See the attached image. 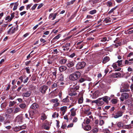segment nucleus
I'll use <instances>...</instances> for the list:
<instances>
[{"label":"nucleus","instance_id":"864d4df0","mask_svg":"<svg viewBox=\"0 0 133 133\" xmlns=\"http://www.w3.org/2000/svg\"><path fill=\"white\" fill-rule=\"evenodd\" d=\"M15 13L13 12L11 14V16L10 17V20H11L14 17Z\"/></svg>","mask_w":133,"mask_h":133},{"label":"nucleus","instance_id":"39448f33","mask_svg":"<svg viewBox=\"0 0 133 133\" xmlns=\"http://www.w3.org/2000/svg\"><path fill=\"white\" fill-rule=\"evenodd\" d=\"M86 65V63L84 62H79L76 64V68L77 69H79L84 68Z\"/></svg>","mask_w":133,"mask_h":133},{"label":"nucleus","instance_id":"b1692460","mask_svg":"<svg viewBox=\"0 0 133 133\" xmlns=\"http://www.w3.org/2000/svg\"><path fill=\"white\" fill-rule=\"evenodd\" d=\"M67 69V68L64 66H61L59 68V70L60 72H62L65 70Z\"/></svg>","mask_w":133,"mask_h":133},{"label":"nucleus","instance_id":"e2e57ef3","mask_svg":"<svg viewBox=\"0 0 133 133\" xmlns=\"http://www.w3.org/2000/svg\"><path fill=\"white\" fill-rule=\"evenodd\" d=\"M87 120L86 121V123L87 124H89L90 122V120L89 119L88 117H87Z\"/></svg>","mask_w":133,"mask_h":133},{"label":"nucleus","instance_id":"a19ab883","mask_svg":"<svg viewBox=\"0 0 133 133\" xmlns=\"http://www.w3.org/2000/svg\"><path fill=\"white\" fill-rule=\"evenodd\" d=\"M123 62V60H118L116 63H118V66H121Z\"/></svg>","mask_w":133,"mask_h":133},{"label":"nucleus","instance_id":"4d7b16f0","mask_svg":"<svg viewBox=\"0 0 133 133\" xmlns=\"http://www.w3.org/2000/svg\"><path fill=\"white\" fill-rule=\"evenodd\" d=\"M61 36V35L59 34L57 35L54 38V39H59Z\"/></svg>","mask_w":133,"mask_h":133},{"label":"nucleus","instance_id":"2eb2a0df","mask_svg":"<svg viewBox=\"0 0 133 133\" xmlns=\"http://www.w3.org/2000/svg\"><path fill=\"white\" fill-rule=\"evenodd\" d=\"M31 94V91H29L23 93L22 96L23 97H28L30 96Z\"/></svg>","mask_w":133,"mask_h":133},{"label":"nucleus","instance_id":"f03ea898","mask_svg":"<svg viewBox=\"0 0 133 133\" xmlns=\"http://www.w3.org/2000/svg\"><path fill=\"white\" fill-rule=\"evenodd\" d=\"M14 108L12 107L9 108L6 110L7 114L5 115V116L8 120L13 118L14 115Z\"/></svg>","mask_w":133,"mask_h":133},{"label":"nucleus","instance_id":"79ce46f5","mask_svg":"<svg viewBox=\"0 0 133 133\" xmlns=\"http://www.w3.org/2000/svg\"><path fill=\"white\" fill-rule=\"evenodd\" d=\"M96 10L94 9L90 11L89 12V14L91 15H93L96 13Z\"/></svg>","mask_w":133,"mask_h":133},{"label":"nucleus","instance_id":"7c9ffc66","mask_svg":"<svg viewBox=\"0 0 133 133\" xmlns=\"http://www.w3.org/2000/svg\"><path fill=\"white\" fill-rule=\"evenodd\" d=\"M111 21L110 18L109 17L106 18L103 21V22L104 23H110Z\"/></svg>","mask_w":133,"mask_h":133},{"label":"nucleus","instance_id":"f3484780","mask_svg":"<svg viewBox=\"0 0 133 133\" xmlns=\"http://www.w3.org/2000/svg\"><path fill=\"white\" fill-rule=\"evenodd\" d=\"M102 99L101 98H99L98 99V101L97 102V105L98 106H101L104 104V102L103 101H102L101 100Z\"/></svg>","mask_w":133,"mask_h":133},{"label":"nucleus","instance_id":"1a4fd4ad","mask_svg":"<svg viewBox=\"0 0 133 133\" xmlns=\"http://www.w3.org/2000/svg\"><path fill=\"white\" fill-rule=\"evenodd\" d=\"M125 104L127 105L128 107H133V100L128 99L125 101Z\"/></svg>","mask_w":133,"mask_h":133},{"label":"nucleus","instance_id":"0eeeda50","mask_svg":"<svg viewBox=\"0 0 133 133\" xmlns=\"http://www.w3.org/2000/svg\"><path fill=\"white\" fill-rule=\"evenodd\" d=\"M48 88V86L45 85H43L40 87L39 91L42 94H45Z\"/></svg>","mask_w":133,"mask_h":133},{"label":"nucleus","instance_id":"de8ad7c7","mask_svg":"<svg viewBox=\"0 0 133 133\" xmlns=\"http://www.w3.org/2000/svg\"><path fill=\"white\" fill-rule=\"evenodd\" d=\"M116 7H115L112 9H111L108 12V13L109 14H110V13L112 12L114 10H115L116 8Z\"/></svg>","mask_w":133,"mask_h":133},{"label":"nucleus","instance_id":"052dcab7","mask_svg":"<svg viewBox=\"0 0 133 133\" xmlns=\"http://www.w3.org/2000/svg\"><path fill=\"white\" fill-rule=\"evenodd\" d=\"M37 5V4H34L32 7L31 8V9L32 10H34L36 8Z\"/></svg>","mask_w":133,"mask_h":133},{"label":"nucleus","instance_id":"aec40b11","mask_svg":"<svg viewBox=\"0 0 133 133\" xmlns=\"http://www.w3.org/2000/svg\"><path fill=\"white\" fill-rule=\"evenodd\" d=\"M121 76V74L119 72L113 73L112 74V76L114 78H117L120 77Z\"/></svg>","mask_w":133,"mask_h":133},{"label":"nucleus","instance_id":"412c9836","mask_svg":"<svg viewBox=\"0 0 133 133\" xmlns=\"http://www.w3.org/2000/svg\"><path fill=\"white\" fill-rule=\"evenodd\" d=\"M38 107V106L37 104L36 103H33L30 106V108L33 109H36Z\"/></svg>","mask_w":133,"mask_h":133},{"label":"nucleus","instance_id":"c03bdc74","mask_svg":"<svg viewBox=\"0 0 133 133\" xmlns=\"http://www.w3.org/2000/svg\"><path fill=\"white\" fill-rule=\"evenodd\" d=\"M83 97H81L79 98L78 100V103L79 104H81L83 103Z\"/></svg>","mask_w":133,"mask_h":133},{"label":"nucleus","instance_id":"ddd939ff","mask_svg":"<svg viewBox=\"0 0 133 133\" xmlns=\"http://www.w3.org/2000/svg\"><path fill=\"white\" fill-rule=\"evenodd\" d=\"M133 58L129 59V60H126L125 62V64L126 65H129L132 64L133 63Z\"/></svg>","mask_w":133,"mask_h":133},{"label":"nucleus","instance_id":"13d9d810","mask_svg":"<svg viewBox=\"0 0 133 133\" xmlns=\"http://www.w3.org/2000/svg\"><path fill=\"white\" fill-rule=\"evenodd\" d=\"M101 1V0H92L93 4L95 3Z\"/></svg>","mask_w":133,"mask_h":133},{"label":"nucleus","instance_id":"5fc2aeb1","mask_svg":"<svg viewBox=\"0 0 133 133\" xmlns=\"http://www.w3.org/2000/svg\"><path fill=\"white\" fill-rule=\"evenodd\" d=\"M133 55V52H131L127 56V58H128L131 57Z\"/></svg>","mask_w":133,"mask_h":133},{"label":"nucleus","instance_id":"49530a36","mask_svg":"<svg viewBox=\"0 0 133 133\" xmlns=\"http://www.w3.org/2000/svg\"><path fill=\"white\" fill-rule=\"evenodd\" d=\"M51 102H53V103H55L58 102V100L57 98H55L52 99L51 100Z\"/></svg>","mask_w":133,"mask_h":133},{"label":"nucleus","instance_id":"6e6d98bb","mask_svg":"<svg viewBox=\"0 0 133 133\" xmlns=\"http://www.w3.org/2000/svg\"><path fill=\"white\" fill-rule=\"evenodd\" d=\"M74 124L72 123H71L69 124L67 127V128H71L73 127Z\"/></svg>","mask_w":133,"mask_h":133},{"label":"nucleus","instance_id":"423d86ee","mask_svg":"<svg viewBox=\"0 0 133 133\" xmlns=\"http://www.w3.org/2000/svg\"><path fill=\"white\" fill-rule=\"evenodd\" d=\"M123 112L122 111H118L115 115L113 114L112 115V117L115 118H117L121 117L123 115Z\"/></svg>","mask_w":133,"mask_h":133},{"label":"nucleus","instance_id":"cd10ccee","mask_svg":"<svg viewBox=\"0 0 133 133\" xmlns=\"http://www.w3.org/2000/svg\"><path fill=\"white\" fill-rule=\"evenodd\" d=\"M67 61V59L65 58H63L60 60L59 63L61 64L65 63Z\"/></svg>","mask_w":133,"mask_h":133},{"label":"nucleus","instance_id":"393cba45","mask_svg":"<svg viewBox=\"0 0 133 133\" xmlns=\"http://www.w3.org/2000/svg\"><path fill=\"white\" fill-rule=\"evenodd\" d=\"M67 65L69 67H72L74 65V62L72 61H68Z\"/></svg>","mask_w":133,"mask_h":133},{"label":"nucleus","instance_id":"20e7f679","mask_svg":"<svg viewBox=\"0 0 133 133\" xmlns=\"http://www.w3.org/2000/svg\"><path fill=\"white\" fill-rule=\"evenodd\" d=\"M80 76L81 73L79 72H76L70 75L69 78L70 80L74 81L77 79Z\"/></svg>","mask_w":133,"mask_h":133},{"label":"nucleus","instance_id":"72a5a7b5","mask_svg":"<svg viewBox=\"0 0 133 133\" xmlns=\"http://www.w3.org/2000/svg\"><path fill=\"white\" fill-rule=\"evenodd\" d=\"M116 43V44H113L115 48L117 47L118 46L120 45L121 44V43L120 42L118 41Z\"/></svg>","mask_w":133,"mask_h":133},{"label":"nucleus","instance_id":"a878e982","mask_svg":"<svg viewBox=\"0 0 133 133\" xmlns=\"http://www.w3.org/2000/svg\"><path fill=\"white\" fill-rule=\"evenodd\" d=\"M21 111L20 108L18 107H16L15 108L14 110V114L17 113Z\"/></svg>","mask_w":133,"mask_h":133},{"label":"nucleus","instance_id":"bf43d9fd","mask_svg":"<svg viewBox=\"0 0 133 133\" xmlns=\"http://www.w3.org/2000/svg\"><path fill=\"white\" fill-rule=\"evenodd\" d=\"M112 66L114 68H116L117 67L116 63H114L112 65Z\"/></svg>","mask_w":133,"mask_h":133},{"label":"nucleus","instance_id":"69168bd1","mask_svg":"<svg viewBox=\"0 0 133 133\" xmlns=\"http://www.w3.org/2000/svg\"><path fill=\"white\" fill-rule=\"evenodd\" d=\"M29 67H26L25 68V69L26 70V72L28 73L29 74L30 73V69L29 68Z\"/></svg>","mask_w":133,"mask_h":133},{"label":"nucleus","instance_id":"774afa93","mask_svg":"<svg viewBox=\"0 0 133 133\" xmlns=\"http://www.w3.org/2000/svg\"><path fill=\"white\" fill-rule=\"evenodd\" d=\"M75 55V54L74 53H73L72 54H70L69 56L71 57V58H73V57Z\"/></svg>","mask_w":133,"mask_h":133},{"label":"nucleus","instance_id":"6ab92c4d","mask_svg":"<svg viewBox=\"0 0 133 133\" xmlns=\"http://www.w3.org/2000/svg\"><path fill=\"white\" fill-rule=\"evenodd\" d=\"M110 60V58L109 57L106 56L103 58L102 61V63L104 64H105L109 61Z\"/></svg>","mask_w":133,"mask_h":133},{"label":"nucleus","instance_id":"a18cd8bd","mask_svg":"<svg viewBox=\"0 0 133 133\" xmlns=\"http://www.w3.org/2000/svg\"><path fill=\"white\" fill-rule=\"evenodd\" d=\"M112 103L113 104H116L117 102V100L116 99H113L111 100Z\"/></svg>","mask_w":133,"mask_h":133},{"label":"nucleus","instance_id":"c756f323","mask_svg":"<svg viewBox=\"0 0 133 133\" xmlns=\"http://www.w3.org/2000/svg\"><path fill=\"white\" fill-rule=\"evenodd\" d=\"M54 59L52 58H51L47 60V63L49 64H51L53 63Z\"/></svg>","mask_w":133,"mask_h":133},{"label":"nucleus","instance_id":"ea45409f","mask_svg":"<svg viewBox=\"0 0 133 133\" xmlns=\"http://www.w3.org/2000/svg\"><path fill=\"white\" fill-rule=\"evenodd\" d=\"M58 79L60 81H63L64 79L63 76L62 74L60 75L59 76V77Z\"/></svg>","mask_w":133,"mask_h":133},{"label":"nucleus","instance_id":"0e129e2a","mask_svg":"<svg viewBox=\"0 0 133 133\" xmlns=\"http://www.w3.org/2000/svg\"><path fill=\"white\" fill-rule=\"evenodd\" d=\"M32 5V4H29L27 5L26 7V9L27 10H28L29 8H30Z\"/></svg>","mask_w":133,"mask_h":133},{"label":"nucleus","instance_id":"4468645a","mask_svg":"<svg viewBox=\"0 0 133 133\" xmlns=\"http://www.w3.org/2000/svg\"><path fill=\"white\" fill-rule=\"evenodd\" d=\"M60 110L62 112L63 115H64L67 110V107L66 106H64L60 108Z\"/></svg>","mask_w":133,"mask_h":133},{"label":"nucleus","instance_id":"680f3d73","mask_svg":"<svg viewBox=\"0 0 133 133\" xmlns=\"http://www.w3.org/2000/svg\"><path fill=\"white\" fill-rule=\"evenodd\" d=\"M57 84L56 83H54L52 85V88H54L57 87Z\"/></svg>","mask_w":133,"mask_h":133},{"label":"nucleus","instance_id":"9d476101","mask_svg":"<svg viewBox=\"0 0 133 133\" xmlns=\"http://www.w3.org/2000/svg\"><path fill=\"white\" fill-rule=\"evenodd\" d=\"M0 122H3L4 124L10 123V122L8 120H5L4 117L2 115H0Z\"/></svg>","mask_w":133,"mask_h":133},{"label":"nucleus","instance_id":"7ed1b4c3","mask_svg":"<svg viewBox=\"0 0 133 133\" xmlns=\"http://www.w3.org/2000/svg\"><path fill=\"white\" fill-rule=\"evenodd\" d=\"M130 86L127 82H123L121 84L120 88L121 92H127L129 90Z\"/></svg>","mask_w":133,"mask_h":133},{"label":"nucleus","instance_id":"c85d7f7f","mask_svg":"<svg viewBox=\"0 0 133 133\" xmlns=\"http://www.w3.org/2000/svg\"><path fill=\"white\" fill-rule=\"evenodd\" d=\"M43 127L46 130H48L49 128V127L48 125V123L43 124Z\"/></svg>","mask_w":133,"mask_h":133},{"label":"nucleus","instance_id":"58836bf2","mask_svg":"<svg viewBox=\"0 0 133 133\" xmlns=\"http://www.w3.org/2000/svg\"><path fill=\"white\" fill-rule=\"evenodd\" d=\"M75 1V0H73L69 2H67L66 4L67 6L72 4Z\"/></svg>","mask_w":133,"mask_h":133},{"label":"nucleus","instance_id":"bb28decb","mask_svg":"<svg viewBox=\"0 0 133 133\" xmlns=\"http://www.w3.org/2000/svg\"><path fill=\"white\" fill-rule=\"evenodd\" d=\"M14 4L15 5H14V8L13 9V10L14 11H15L17 9L18 6V3L17 2H16L15 3H11L10 4V5H13Z\"/></svg>","mask_w":133,"mask_h":133},{"label":"nucleus","instance_id":"2f4dec72","mask_svg":"<svg viewBox=\"0 0 133 133\" xmlns=\"http://www.w3.org/2000/svg\"><path fill=\"white\" fill-rule=\"evenodd\" d=\"M47 118L46 116L44 113H42L41 115V119L43 120Z\"/></svg>","mask_w":133,"mask_h":133},{"label":"nucleus","instance_id":"4be33fe9","mask_svg":"<svg viewBox=\"0 0 133 133\" xmlns=\"http://www.w3.org/2000/svg\"><path fill=\"white\" fill-rule=\"evenodd\" d=\"M82 125L84 129L86 131H89L91 129V126L89 125H87L85 126H84V127H83V124H82Z\"/></svg>","mask_w":133,"mask_h":133},{"label":"nucleus","instance_id":"4c0bfd02","mask_svg":"<svg viewBox=\"0 0 133 133\" xmlns=\"http://www.w3.org/2000/svg\"><path fill=\"white\" fill-rule=\"evenodd\" d=\"M107 6L109 7H112V3L110 1H108L107 3Z\"/></svg>","mask_w":133,"mask_h":133},{"label":"nucleus","instance_id":"5701e85b","mask_svg":"<svg viewBox=\"0 0 133 133\" xmlns=\"http://www.w3.org/2000/svg\"><path fill=\"white\" fill-rule=\"evenodd\" d=\"M15 28H10L8 31V34L11 35V34L14 33L15 31Z\"/></svg>","mask_w":133,"mask_h":133},{"label":"nucleus","instance_id":"338daca9","mask_svg":"<svg viewBox=\"0 0 133 133\" xmlns=\"http://www.w3.org/2000/svg\"><path fill=\"white\" fill-rule=\"evenodd\" d=\"M117 126L119 127H120L122 126V124L121 122H118L117 124Z\"/></svg>","mask_w":133,"mask_h":133},{"label":"nucleus","instance_id":"f257e3e1","mask_svg":"<svg viewBox=\"0 0 133 133\" xmlns=\"http://www.w3.org/2000/svg\"><path fill=\"white\" fill-rule=\"evenodd\" d=\"M79 87L78 85H74L72 87L70 86L68 90L69 95L71 96L77 95V94L76 93V91L79 89Z\"/></svg>","mask_w":133,"mask_h":133},{"label":"nucleus","instance_id":"6e6552de","mask_svg":"<svg viewBox=\"0 0 133 133\" xmlns=\"http://www.w3.org/2000/svg\"><path fill=\"white\" fill-rule=\"evenodd\" d=\"M121 97L120 98L121 101L122 102L124 101V99H127L129 97V95L127 93H123L121 94Z\"/></svg>","mask_w":133,"mask_h":133},{"label":"nucleus","instance_id":"603ef678","mask_svg":"<svg viewBox=\"0 0 133 133\" xmlns=\"http://www.w3.org/2000/svg\"><path fill=\"white\" fill-rule=\"evenodd\" d=\"M107 38L106 37H104L101 40V42H104L107 41Z\"/></svg>","mask_w":133,"mask_h":133},{"label":"nucleus","instance_id":"3c124183","mask_svg":"<svg viewBox=\"0 0 133 133\" xmlns=\"http://www.w3.org/2000/svg\"><path fill=\"white\" fill-rule=\"evenodd\" d=\"M124 127V128L129 129L131 128V126L130 125H127Z\"/></svg>","mask_w":133,"mask_h":133},{"label":"nucleus","instance_id":"f704fd0d","mask_svg":"<svg viewBox=\"0 0 133 133\" xmlns=\"http://www.w3.org/2000/svg\"><path fill=\"white\" fill-rule=\"evenodd\" d=\"M84 112V114L88 116L90 115L91 114V112L89 111L88 110H85Z\"/></svg>","mask_w":133,"mask_h":133},{"label":"nucleus","instance_id":"09e8293b","mask_svg":"<svg viewBox=\"0 0 133 133\" xmlns=\"http://www.w3.org/2000/svg\"><path fill=\"white\" fill-rule=\"evenodd\" d=\"M104 123V121L102 119L100 120L99 123V125L102 126L103 125Z\"/></svg>","mask_w":133,"mask_h":133},{"label":"nucleus","instance_id":"473e14b6","mask_svg":"<svg viewBox=\"0 0 133 133\" xmlns=\"http://www.w3.org/2000/svg\"><path fill=\"white\" fill-rule=\"evenodd\" d=\"M16 103V101H10L9 102V107H13Z\"/></svg>","mask_w":133,"mask_h":133},{"label":"nucleus","instance_id":"dca6fc26","mask_svg":"<svg viewBox=\"0 0 133 133\" xmlns=\"http://www.w3.org/2000/svg\"><path fill=\"white\" fill-rule=\"evenodd\" d=\"M57 15V13L55 14H51L49 15V18L50 19H51L52 20H54L55 18Z\"/></svg>","mask_w":133,"mask_h":133},{"label":"nucleus","instance_id":"e433bc0d","mask_svg":"<svg viewBox=\"0 0 133 133\" xmlns=\"http://www.w3.org/2000/svg\"><path fill=\"white\" fill-rule=\"evenodd\" d=\"M69 99L68 98V97H67L63 99L62 100V102L65 103H68L69 102Z\"/></svg>","mask_w":133,"mask_h":133},{"label":"nucleus","instance_id":"a211bd4d","mask_svg":"<svg viewBox=\"0 0 133 133\" xmlns=\"http://www.w3.org/2000/svg\"><path fill=\"white\" fill-rule=\"evenodd\" d=\"M99 96V92L98 91H96L93 93L92 97L93 99H95L98 97Z\"/></svg>","mask_w":133,"mask_h":133},{"label":"nucleus","instance_id":"f8f14e48","mask_svg":"<svg viewBox=\"0 0 133 133\" xmlns=\"http://www.w3.org/2000/svg\"><path fill=\"white\" fill-rule=\"evenodd\" d=\"M76 110L77 109H75L74 108H72L70 111L71 112L70 115L73 116H75L76 115Z\"/></svg>","mask_w":133,"mask_h":133},{"label":"nucleus","instance_id":"8fccbe9b","mask_svg":"<svg viewBox=\"0 0 133 133\" xmlns=\"http://www.w3.org/2000/svg\"><path fill=\"white\" fill-rule=\"evenodd\" d=\"M77 120L78 119L76 117H75L73 119L72 122L74 123H76L77 121Z\"/></svg>","mask_w":133,"mask_h":133},{"label":"nucleus","instance_id":"9b49d317","mask_svg":"<svg viewBox=\"0 0 133 133\" xmlns=\"http://www.w3.org/2000/svg\"><path fill=\"white\" fill-rule=\"evenodd\" d=\"M102 101L104 102H105L106 103H108L109 102V101L110 99V98L108 96H105L101 98Z\"/></svg>","mask_w":133,"mask_h":133},{"label":"nucleus","instance_id":"37998d69","mask_svg":"<svg viewBox=\"0 0 133 133\" xmlns=\"http://www.w3.org/2000/svg\"><path fill=\"white\" fill-rule=\"evenodd\" d=\"M92 131L94 133H96L98 131V129L97 128H95L92 130Z\"/></svg>","mask_w":133,"mask_h":133},{"label":"nucleus","instance_id":"c9c22d12","mask_svg":"<svg viewBox=\"0 0 133 133\" xmlns=\"http://www.w3.org/2000/svg\"><path fill=\"white\" fill-rule=\"evenodd\" d=\"M19 106L20 108L24 109H25L26 108V105L24 103H22L20 104Z\"/></svg>","mask_w":133,"mask_h":133}]
</instances>
